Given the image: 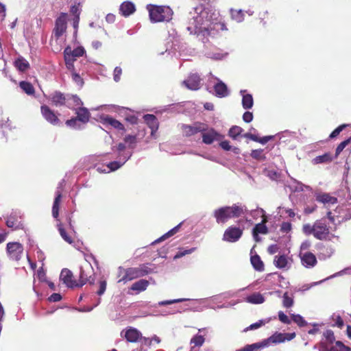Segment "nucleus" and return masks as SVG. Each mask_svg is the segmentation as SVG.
<instances>
[{
    "mask_svg": "<svg viewBox=\"0 0 351 351\" xmlns=\"http://www.w3.org/2000/svg\"><path fill=\"white\" fill-rule=\"evenodd\" d=\"M147 10L154 23L169 21L172 18L173 11L169 6L149 5Z\"/></svg>",
    "mask_w": 351,
    "mask_h": 351,
    "instance_id": "obj_2",
    "label": "nucleus"
},
{
    "mask_svg": "<svg viewBox=\"0 0 351 351\" xmlns=\"http://www.w3.org/2000/svg\"><path fill=\"white\" fill-rule=\"evenodd\" d=\"M205 339L202 335H196L191 339V344H194L195 346L200 347L204 343Z\"/></svg>",
    "mask_w": 351,
    "mask_h": 351,
    "instance_id": "obj_48",
    "label": "nucleus"
},
{
    "mask_svg": "<svg viewBox=\"0 0 351 351\" xmlns=\"http://www.w3.org/2000/svg\"><path fill=\"white\" fill-rule=\"evenodd\" d=\"M246 301L251 304H262L265 302L264 297L259 293H253L246 298Z\"/></svg>",
    "mask_w": 351,
    "mask_h": 351,
    "instance_id": "obj_36",
    "label": "nucleus"
},
{
    "mask_svg": "<svg viewBox=\"0 0 351 351\" xmlns=\"http://www.w3.org/2000/svg\"><path fill=\"white\" fill-rule=\"evenodd\" d=\"M263 348H265V345L261 341L250 345H246L243 348L237 350L236 351H256Z\"/></svg>",
    "mask_w": 351,
    "mask_h": 351,
    "instance_id": "obj_40",
    "label": "nucleus"
},
{
    "mask_svg": "<svg viewBox=\"0 0 351 351\" xmlns=\"http://www.w3.org/2000/svg\"><path fill=\"white\" fill-rule=\"evenodd\" d=\"M332 160V158L330 153H325L323 155L316 156L313 159L312 162L313 165H318L321 163H328Z\"/></svg>",
    "mask_w": 351,
    "mask_h": 351,
    "instance_id": "obj_33",
    "label": "nucleus"
},
{
    "mask_svg": "<svg viewBox=\"0 0 351 351\" xmlns=\"http://www.w3.org/2000/svg\"><path fill=\"white\" fill-rule=\"evenodd\" d=\"M325 337L330 343H332L335 340L334 332L330 330L326 331Z\"/></svg>",
    "mask_w": 351,
    "mask_h": 351,
    "instance_id": "obj_63",
    "label": "nucleus"
},
{
    "mask_svg": "<svg viewBox=\"0 0 351 351\" xmlns=\"http://www.w3.org/2000/svg\"><path fill=\"white\" fill-rule=\"evenodd\" d=\"M266 222H267V219H266V218H264L262 220L261 223H257L253 228L252 234H253L254 239L256 241H259L258 234H266L268 233V228L265 226Z\"/></svg>",
    "mask_w": 351,
    "mask_h": 351,
    "instance_id": "obj_20",
    "label": "nucleus"
},
{
    "mask_svg": "<svg viewBox=\"0 0 351 351\" xmlns=\"http://www.w3.org/2000/svg\"><path fill=\"white\" fill-rule=\"evenodd\" d=\"M250 262L255 270L258 271H263L264 270V263L258 254L252 255Z\"/></svg>",
    "mask_w": 351,
    "mask_h": 351,
    "instance_id": "obj_28",
    "label": "nucleus"
},
{
    "mask_svg": "<svg viewBox=\"0 0 351 351\" xmlns=\"http://www.w3.org/2000/svg\"><path fill=\"white\" fill-rule=\"evenodd\" d=\"M231 17L237 22H241L243 20L244 13L241 10H230Z\"/></svg>",
    "mask_w": 351,
    "mask_h": 351,
    "instance_id": "obj_41",
    "label": "nucleus"
},
{
    "mask_svg": "<svg viewBox=\"0 0 351 351\" xmlns=\"http://www.w3.org/2000/svg\"><path fill=\"white\" fill-rule=\"evenodd\" d=\"M302 231L306 235L313 234L314 236V224L313 226L308 223L303 225Z\"/></svg>",
    "mask_w": 351,
    "mask_h": 351,
    "instance_id": "obj_53",
    "label": "nucleus"
},
{
    "mask_svg": "<svg viewBox=\"0 0 351 351\" xmlns=\"http://www.w3.org/2000/svg\"><path fill=\"white\" fill-rule=\"evenodd\" d=\"M214 90L217 96L223 97L228 95V88L221 81L217 83L214 86Z\"/></svg>",
    "mask_w": 351,
    "mask_h": 351,
    "instance_id": "obj_29",
    "label": "nucleus"
},
{
    "mask_svg": "<svg viewBox=\"0 0 351 351\" xmlns=\"http://www.w3.org/2000/svg\"><path fill=\"white\" fill-rule=\"evenodd\" d=\"M149 285V282L148 280L141 279L133 283L130 289L133 291H136L137 292H141L145 291Z\"/></svg>",
    "mask_w": 351,
    "mask_h": 351,
    "instance_id": "obj_30",
    "label": "nucleus"
},
{
    "mask_svg": "<svg viewBox=\"0 0 351 351\" xmlns=\"http://www.w3.org/2000/svg\"><path fill=\"white\" fill-rule=\"evenodd\" d=\"M243 229L234 226H229L224 232L223 240L229 243H234L242 237Z\"/></svg>",
    "mask_w": 351,
    "mask_h": 351,
    "instance_id": "obj_11",
    "label": "nucleus"
},
{
    "mask_svg": "<svg viewBox=\"0 0 351 351\" xmlns=\"http://www.w3.org/2000/svg\"><path fill=\"white\" fill-rule=\"evenodd\" d=\"M149 264H141L138 267H130L125 269L124 276L119 280V282L124 283L131 281L134 279L145 276L152 272V269L149 267Z\"/></svg>",
    "mask_w": 351,
    "mask_h": 351,
    "instance_id": "obj_3",
    "label": "nucleus"
},
{
    "mask_svg": "<svg viewBox=\"0 0 351 351\" xmlns=\"http://www.w3.org/2000/svg\"><path fill=\"white\" fill-rule=\"evenodd\" d=\"M19 87L28 95H34L35 93V89L33 85L29 82H20Z\"/></svg>",
    "mask_w": 351,
    "mask_h": 351,
    "instance_id": "obj_35",
    "label": "nucleus"
},
{
    "mask_svg": "<svg viewBox=\"0 0 351 351\" xmlns=\"http://www.w3.org/2000/svg\"><path fill=\"white\" fill-rule=\"evenodd\" d=\"M15 67L20 71L25 72L29 68V64L23 57L20 56L14 61Z\"/></svg>",
    "mask_w": 351,
    "mask_h": 351,
    "instance_id": "obj_31",
    "label": "nucleus"
},
{
    "mask_svg": "<svg viewBox=\"0 0 351 351\" xmlns=\"http://www.w3.org/2000/svg\"><path fill=\"white\" fill-rule=\"evenodd\" d=\"M182 134L186 137L193 136L198 132H203L208 130L205 123L195 122L193 125L182 124L181 126Z\"/></svg>",
    "mask_w": 351,
    "mask_h": 351,
    "instance_id": "obj_8",
    "label": "nucleus"
},
{
    "mask_svg": "<svg viewBox=\"0 0 351 351\" xmlns=\"http://www.w3.org/2000/svg\"><path fill=\"white\" fill-rule=\"evenodd\" d=\"M181 225H182V223H180V224H178V226H176V227H174L173 228L170 230L169 232L165 233L164 235L160 237L159 239L154 241L152 244L154 245L155 243H158L159 242H161V241L167 239V238H169L170 237H172L173 235H174L175 234H176L178 232Z\"/></svg>",
    "mask_w": 351,
    "mask_h": 351,
    "instance_id": "obj_38",
    "label": "nucleus"
},
{
    "mask_svg": "<svg viewBox=\"0 0 351 351\" xmlns=\"http://www.w3.org/2000/svg\"><path fill=\"white\" fill-rule=\"evenodd\" d=\"M64 58L66 68L71 71L74 70V62L76 60V58L72 53H70V47H67L64 49Z\"/></svg>",
    "mask_w": 351,
    "mask_h": 351,
    "instance_id": "obj_23",
    "label": "nucleus"
},
{
    "mask_svg": "<svg viewBox=\"0 0 351 351\" xmlns=\"http://www.w3.org/2000/svg\"><path fill=\"white\" fill-rule=\"evenodd\" d=\"M267 176L272 180H278L280 178V173L276 170H268Z\"/></svg>",
    "mask_w": 351,
    "mask_h": 351,
    "instance_id": "obj_55",
    "label": "nucleus"
},
{
    "mask_svg": "<svg viewBox=\"0 0 351 351\" xmlns=\"http://www.w3.org/2000/svg\"><path fill=\"white\" fill-rule=\"evenodd\" d=\"M330 234L329 226L322 219L314 223V237L318 240H327Z\"/></svg>",
    "mask_w": 351,
    "mask_h": 351,
    "instance_id": "obj_6",
    "label": "nucleus"
},
{
    "mask_svg": "<svg viewBox=\"0 0 351 351\" xmlns=\"http://www.w3.org/2000/svg\"><path fill=\"white\" fill-rule=\"evenodd\" d=\"M66 16L67 15L66 13H61L56 20L53 34L57 40L59 39L66 31Z\"/></svg>",
    "mask_w": 351,
    "mask_h": 351,
    "instance_id": "obj_10",
    "label": "nucleus"
},
{
    "mask_svg": "<svg viewBox=\"0 0 351 351\" xmlns=\"http://www.w3.org/2000/svg\"><path fill=\"white\" fill-rule=\"evenodd\" d=\"M100 119L101 123L106 127L110 126L118 131H121L122 134L125 132L126 130L123 124L112 117L108 114H104L101 116Z\"/></svg>",
    "mask_w": 351,
    "mask_h": 351,
    "instance_id": "obj_13",
    "label": "nucleus"
},
{
    "mask_svg": "<svg viewBox=\"0 0 351 351\" xmlns=\"http://www.w3.org/2000/svg\"><path fill=\"white\" fill-rule=\"evenodd\" d=\"M143 119L147 126L151 129V136L154 137L155 133L157 132L159 127L158 119L154 114H147L143 116Z\"/></svg>",
    "mask_w": 351,
    "mask_h": 351,
    "instance_id": "obj_18",
    "label": "nucleus"
},
{
    "mask_svg": "<svg viewBox=\"0 0 351 351\" xmlns=\"http://www.w3.org/2000/svg\"><path fill=\"white\" fill-rule=\"evenodd\" d=\"M316 200L324 204H335L337 202V198L330 195L328 193H322L316 196Z\"/></svg>",
    "mask_w": 351,
    "mask_h": 351,
    "instance_id": "obj_26",
    "label": "nucleus"
},
{
    "mask_svg": "<svg viewBox=\"0 0 351 351\" xmlns=\"http://www.w3.org/2000/svg\"><path fill=\"white\" fill-rule=\"evenodd\" d=\"M69 101L67 102L66 106L70 109H74L75 107H78L82 105V101L80 98L76 95H69Z\"/></svg>",
    "mask_w": 351,
    "mask_h": 351,
    "instance_id": "obj_37",
    "label": "nucleus"
},
{
    "mask_svg": "<svg viewBox=\"0 0 351 351\" xmlns=\"http://www.w3.org/2000/svg\"><path fill=\"white\" fill-rule=\"evenodd\" d=\"M271 320V319H268L267 320L265 321V320H259L258 322H256V323H254V324H252L251 325H250L248 327H247L244 331H248V330H256L261 326H263V325H265L266 323H268L269 322V321Z\"/></svg>",
    "mask_w": 351,
    "mask_h": 351,
    "instance_id": "obj_44",
    "label": "nucleus"
},
{
    "mask_svg": "<svg viewBox=\"0 0 351 351\" xmlns=\"http://www.w3.org/2000/svg\"><path fill=\"white\" fill-rule=\"evenodd\" d=\"M203 13L192 18L187 27L188 31L191 34H198L204 31L208 30V26L203 21Z\"/></svg>",
    "mask_w": 351,
    "mask_h": 351,
    "instance_id": "obj_5",
    "label": "nucleus"
},
{
    "mask_svg": "<svg viewBox=\"0 0 351 351\" xmlns=\"http://www.w3.org/2000/svg\"><path fill=\"white\" fill-rule=\"evenodd\" d=\"M57 228L58 232L61 236V237L64 239V241L69 244H72L74 243V239L70 232H67L65 230L62 223L60 221L57 224Z\"/></svg>",
    "mask_w": 351,
    "mask_h": 351,
    "instance_id": "obj_24",
    "label": "nucleus"
},
{
    "mask_svg": "<svg viewBox=\"0 0 351 351\" xmlns=\"http://www.w3.org/2000/svg\"><path fill=\"white\" fill-rule=\"evenodd\" d=\"M121 335L130 343H136L142 338L141 332L132 327H128L122 330Z\"/></svg>",
    "mask_w": 351,
    "mask_h": 351,
    "instance_id": "obj_14",
    "label": "nucleus"
},
{
    "mask_svg": "<svg viewBox=\"0 0 351 351\" xmlns=\"http://www.w3.org/2000/svg\"><path fill=\"white\" fill-rule=\"evenodd\" d=\"M254 104V100L252 95L250 94H246L243 96L242 98V106L245 109H250L252 108Z\"/></svg>",
    "mask_w": 351,
    "mask_h": 351,
    "instance_id": "obj_39",
    "label": "nucleus"
},
{
    "mask_svg": "<svg viewBox=\"0 0 351 351\" xmlns=\"http://www.w3.org/2000/svg\"><path fill=\"white\" fill-rule=\"evenodd\" d=\"M348 126L347 124H342L335 129L329 136L330 138H335L338 136L340 132Z\"/></svg>",
    "mask_w": 351,
    "mask_h": 351,
    "instance_id": "obj_51",
    "label": "nucleus"
},
{
    "mask_svg": "<svg viewBox=\"0 0 351 351\" xmlns=\"http://www.w3.org/2000/svg\"><path fill=\"white\" fill-rule=\"evenodd\" d=\"M6 226L8 228H12L14 229L18 228L19 224L17 218L14 215H10L8 217L6 220Z\"/></svg>",
    "mask_w": 351,
    "mask_h": 351,
    "instance_id": "obj_46",
    "label": "nucleus"
},
{
    "mask_svg": "<svg viewBox=\"0 0 351 351\" xmlns=\"http://www.w3.org/2000/svg\"><path fill=\"white\" fill-rule=\"evenodd\" d=\"M107 282L105 280H100L99 281V290L97 291V294L99 296L103 295L106 289Z\"/></svg>",
    "mask_w": 351,
    "mask_h": 351,
    "instance_id": "obj_52",
    "label": "nucleus"
},
{
    "mask_svg": "<svg viewBox=\"0 0 351 351\" xmlns=\"http://www.w3.org/2000/svg\"><path fill=\"white\" fill-rule=\"evenodd\" d=\"M247 211L246 207L241 204H234L231 206H223L213 212V216L217 223H225L232 218L243 216Z\"/></svg>",
    "mask_w": 351,
    "mask_h": 351,
    "instance_id": "obj_1",
    "label": "nucleus"
},
{
    "mask_svg": "<svg viewBox=\"0 0 351 351\" xmlns=\"http://www.w3.org/2000/svg\"><path fill=\"white\" fill-rule=\"evenodd\" d=\"M278 319L281 322H282L284 324H291V319L282 311L278 312Z\"/></svg>",
    "mask_w": 351,
    "mask_h": 351,
    "instance_id": "obj_56",
    "label": "nucleus"
},
{
    "mask_svg": "<svg viewBox=\"0 0 351 351\" xmlns=\"http://www.w3.org/2000/svg\"><path fill=\"white\" fill-rule=\"evenodd\" d=\"M52 104L55 106H66L69 101V95H65L60 91H55L49 96Z\"/></svg>",
    "mask_w": 351,
    "mask_h": 351,
    "instance_id": "obj_15",
    "label": "nucleus"
},
{
    "mask_svg": "<svg viewBox=\"0 0 351 351\" xmlns=\"http://www.w3.org/2000/svg\"><path fill=\"white\" fill-rule=\"evenodd\" d=\"M301 261L306 267H314L317 263L315 256L311 252H306L301 256Z\"/></svg>",
    "mask_w": 351,
    "mask_h": 351,
    "instance_id": "obj_22",
    "label": "nucleus"
},
{
    "mask_svg": "<svg viewBox=\"0 0 351 351\" xmlns=\"http://www.w3.org/2000/svg\"><path fill=\"white\" fill-rule=\"evenodd\" d=\"M73 273L68 269H63L60 274V279L69 287H78V281L73 280Z\"/></svg>",
    "mask_w": 351,
    "mask_h": 351,
    "instance_id": "obj_17",
    "label": "nucleus"
},
{
    "mask_svg": "<svg viewBox=\"0 0 351 351\" xmlns=\"http://www.w3.org/2000/svg\"><path fill=\"white\" fill-rule=\"evenodd\" d=\"M75 113L77 114L75 118L77 121H80L84 123H86L89 121L90 114L87 108L80 107L76 109Z\"/></svg>",
    "mask_w": 351,
    "mask_h": 351,
    "instance_id": "obj_25",
    "label": "nucleus"
},
{
    "mask_svg": "<svg viewBox=\"0 0 351 351\" xmlns=\"http://www.w3.org/2000/svg\"><path fill=\"white\" fill-rule=\"evenodd\" d=\"M186 299L184 298H180V299H175V300H164L158 302L159 306H165L169 304H172L174 303L181 302L183 301H186Z\"/></svg>",
    "mask_w": 351,
    "mask_h": 351,
    "instance_id": "obj_54",
    "label": "nucleus"
},
{
    "mask_svg": "<svg viewBox=\"0 0 351 351\" xmlns=\"http://www.w3.org/2000/svg\"><path fill=\"white\" fill-rule=\"evenodd\" d=\"M202 133V141L206 145L212 144L214 141L218 140L221 135L217 132L213 128H210L207 132Z\"/></svg>",
    "mask_w": 351,
    "mask_h": 351,
    "instance_id": "obj_19",
    "label": "nucleus"
},
{
    "mask_svg": "<svg viewBox=\"0 0 351 351\" xmlns=\"http://www.w3.org/2000/svg\"><path fill=\"white\" fill-rule=\"evenodd\" d=\"M295 337V333H282L276 332L269 338L264 339L262 341L263 343L265 345V347L269 346L270 343H280L287 341H291L294 339Z\"/></svg>",
    "mask_w": 351,
    "mask_h": 351,
    "instance_id": "obj_7",
    "label": "nucleus"
},
{
    "mask_svg": "<svg viewBox=\"0 0 351 351\" xmlns=\"http://www.w3.org/2000/svg\"><path fill=\"white\" fill-rule=\"evenodd\" d=\"M282 304L285 308H290L293 304V299L289 295L287 292H285L282 296Z\"/></svg>",
    "mask_w": 351,
    "mask_h": 351,
    "instance_id": "obj_45",
    "label": "nucleus"
},
{
    "mask_svg": "<svg viewBox=\"0 0 351 351\" xmlns=\"http://www.w3.org/2000/svg\"><path fill=\"white\" fill-rule=\"evenodd\" d=\"M253 119V114L251 112L247 111L243 114V120L246 123H250Z\"/></svg>",
    "mask_w": 351,
    "mask_h": 351,
    "instance_id": "obj_62",
    "label": "nucleus"
},
{
    "mask_svg": "<svg viewBox=\"0 0 351 351\" xmlns=\"http://www.w3.org/2000/svg\"><path fill=\"white\" fill-rule=\"evenodd\" d=\"M183 84L187 88L197 90L200 88L201 78L197 74H191L183 82Z\"/></svg>",
    "mask_w": 351,
    "mask_h": 351,
    "instance_id": "obj_16",
    "label": "nucleus"
},
{
    "mask_svg": "<svg viewBox=\"0 0 351 351\" xmlns=\"http://www.w3.org/2000/svg\"><path fill=\"white\" fill-rule=\"evenodd\" d=\"M122 74V69L121 67L119 66H117L115 67L114 70V73H113V75H114V80L115 82H119L121 79V75Z\"/></svg>",
    "mask_w": 351,
    "mask_h": 351,
    "instance_id": "obj_58",
    "label": "nucleus"
},
{
    "mask_svg": "<svg viewBox=\"0 0 351 351\" xmlns=\"http://www.w3.org/2000/svg\"><path fill=\"white\" fill-rule=\"evenodd\" d=\"M40 113L45 120L49 123L53 125H60L61 124L58 114L47 105L43 104L40 106Z\"/></svg>",
    "mask_w": 351,
    "mask_h": 351,
    "instance_id": "obj_9",
    "label": "nucleus"
},
{
    "mask_svg": "<svg viewBox=\"0 0 351 351\" xmlns=\"http://www.w3.org/2000/svg\"><path fill=\"white\" fill-rule=\"evenodd\" d=\"M291 230V223L289 222H282L280 226V231L282 232H289Z\"/></svg>",
    "mask_w": 351,
    "mask_h": 351,
    "instance_id": "obj_60",
    "label": "nucleus"
},
{
    "mask_svg": "<svg viewBox=\"0 0 351 351\" xmlns=\"http://www.w3.org/2000/svg\"><path fill=\"white\" fill-rule=\"evenodd\" d=\"M351 143V136L348 139L342 141L341 143L338 145L335 150V156L337 157L341 152L343 150V149Z\"/></svg>",
    "mask_w": 351,
    "mask_h": 351,
    "instance_id": "obj_47",
    "label": "nucleus"
},
{
    "mask_svg": "<svg viewBox=\"0 0 351 351\" xmlns=\"http://www.w3.org/2000/svg\"><path fill=\"white\" fill-rule=\"evenodd\" d=\"M6 250L10 259L17 261L21 258L23 247L19 242H10L7 244Z\"/></svg>",
    "mask_w": 351,
    "mask_h": 351,
    "instance_id": "obj_12",
    "label": "nucleus"
},
{
    "mask_svg": "<svg viewBox=\"0 0 351 351\" xmlns=\"http://www.w3.org/2000/svg\"><path fill=\"white\" fill-rule=\"evenodd\" d=\"M124 141L126 143L130 145H133L136 143V135H127L124 138Z\"/></svg>",
    "mask_w": 351,
    "mask_h": 351,
    "instance_id": "obj_59",
    "label": "nucleus"
},
{
    "mask_svg": "<svg viewBox=\"0 0 351 351\" xmlns=\"http://www.w3.org/2000/svg\"><path fill=\"white\" fill-rule=\"evenodd\" d=\"M136 8L134 4L130 1H124L119 7L120 14L125 17L129 16L133 14Z\"/></svg>",
    "mask_w": 351,
    "mask_h": 351,
    "instance_id": "obj_21",
    "label": "nucleus"
},
{
    "mask_svg": "<svg viewBox=\"0 0 351 351\" xmlns=\"http://www.w3.org/2000/svg\"><path fill=\"white\" fill-rule=\"evenodd\" d=\"M263 149H254L252 151L250 156L258 160H264L265 159V156L263 154Z\"/></svg>",
    "mask_w": 351,
    "mask_h": 351,
    "instance_id": "obj_49",
    "label": "nucleus"
},
{
    "mask_svg": "<svg viewBox=\"0 0 351 351\" xmlns=\"http://www.w3.org/2000/svg\"><path fill=\"white\" fill-rule=\"evenodd\" d=\"M125 121L131 123L132 125H136L138 123V119L135 115H129L125 118Z\"/></svg>",
    "mask_w": 351,
    "mask_h": 351,
    "instance_id": "obj_61",
    "label": "nucleus"
},
{
    "mask_svg": "<svg viewBox=\"0 0 351 351\" xmlns=\"http://www.w3.org/2000/svg\"><path fill=\"white\" fill-rule=\"evenodd\" d=\"M336 343V346H338L339 348H341V351H351V349L350 347L344 345L341 341H337L335 342Z\"/></svg>",
    "mask_w": 351,
    "mask_h": 351,
    "instance_id": "obj_64",
    "label": "nucleus"
},
{
    "mask_svg": "<svg viewBox=\"0 0 351 351\" xmlns=\"http://www.w3.org/2000/svg\"><path fill=\"white\" fill-rule=\"evenodd\" d=\"M291 317L293 322L297 324L300 327L305 326L307 324V322L300 315L292 314Z\"/></svg>",
    "mask_w": 351,
    "mask_h": 351,
    "instance_id": "obj_43",
    "label": "nucleus"
},
{
    "mask_svg": "<svg viewBox=\"0 0 351 351\" xmlns=\"http://www.w3.org/2000/svg\"><path fill=\"white\" fill-rule=\"evenodd\" d=\"M274 265L279 269H285L288 265V258L286 255L276 256L274 260Z\"/></svg>",
    "mask_w": 351,
    "mask_h": 351,
    "instance_id": "obj_32",
    "label": "nucleus"
},
{
    "mask_svg": "<svg viewBox=\"0 0 351 351\" xmlns=\"http://www.w3.org/2000/svg\"><path fill=\"white\" fill-rule=\"evenodd\" d=\"M243 132V129L237 125H234L230 128L228 132V135L233 139H236Z\"/></svg>",
    "mask_w": 351,
    "mask_h": 351,
    "instance_id": "obj_42",
    "label": "nucleus"
},
{
    "mask_svg": "<svg viewBox=\"0 0 351 351\" xmlns=\"http://www.w3.org/2000/svg\"><path fill=\"white\" fill-rule=\"evenodd\" d=\"M61 198H62L61 192L57 191L56 196L54 199L53 206H52V215L55 219H56L59 221H60V220L58 219V217H59V210H60Z\"/></svg>",
    "mask_w": 351,
    "mask_h": 351,
    "instance_id": "obj_27",
    "label": "nucleus"
},
{
    "mask_svg": "<svg viewBox=\"0 0 351 351\" xmlns=\"http://www.w3.org/2000/svg\"><path fill=\"white\" fill-rule=\"evenodd\" d=\"M244 137L250 138L255 142H258V143H260L263 145L267 143L269 141H270L273 138L272 136H266L263 138H259L256 135L251 134V133L245 134Z\"/></svg>",
    "mask_w": 351,
    "mask_h": 351,
    "instance_id": "obj_34",
    "label": "nucleus"
},
{
    "mask_svg": "<svg viewBox=\"0 0 351 351\" xmlns=\"http://www.w3.org/2000/svg\"><path fill=\"white\" fill-rule=\"evenodd\" d=\"M95 274L93 266L89 262L84 263L80 267V272L78 280V287H82L83 285L88 282L90 285L95 283Z\"/></svg>",
    "mask_w": 351,
    "mask_h": 351,
    "instance_id": "obj_4",
    "label": "nucleus"
},
{
    "mask_svg": "<svg viewBox=\"0 0 351 351\" xmlns=\"http://www.w3.org/2000/svg\"><path fill=\"white\" fill-rule=\"evenodd\" d=\"M85 53V49L83 47H77L74 49H71L70 47V53H72V55L76 58L83 56V55Z\"/></svg>",
    "mask_w": 351,
    "mask_h": 351,
    "instance_id": "obj_50",
    "label": "nucleus"
},
{
    "mask_svg": "<svg viewBox=\"0 0 351 351\" xmlns=\"http://www.w3.org/2000/svg\"><path fill=\"white\" fill-rule=\"evenodd\" d=\"M122 165H123V164L120 163L119 162L113 161V162H109L107 166L110 169V171H113L117 170Z\"/></svg>",
    "mask_w": 351,
    "mask_h": 351,
    "instance_id": "obj_57",
    "label": "nucleus"
}]
</instances>
